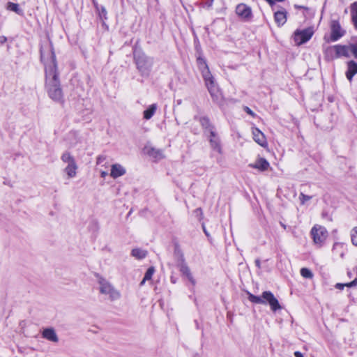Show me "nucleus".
<instances>
[{"instance_id": "nucleus-1", "label": "nucleus", "mask_w": 357, "mask_h": 357, "mask_svg": "<svg viewBox=\"0 0 357 357\" xmlns=\"http://www.w3.org/2000/svg\"><path fill=\"white\" fill-rule=\"evenodd\" d=\"M40 59L45 66V88L48 96L52 100L62 103L63 92L59 78L56 56L51 45L41 48Z\"/></svg>"}, {"instance_id": "nucleus-2", "label": "nucleus", "mask_w": 357, "mask_h": 357, "mask_svg": "<svg viewBox=\"0 0 357 357\" xmlns=\"http://www.w3.org/2000/svg\"><path fill=\"white\" fill-rule=\"evenodd\" d=\"M197 61L199 63V69L202 71L203 78L205 81L206 86L211 94L213 100L218 104H221L222 100V94L215 84L214 78L211 75L209 68L206 63V61L201 58H199Z\"/></svg>"}, {"instance_id": "nucleus-3", "label": "nucleus", "mask_w": 357, "mask_h": 357, "mask_svg": "<svg viewBox=\"0 0 357 357\" xmlns=\"http://www.w3.org/2000/svg\"><path fill=\"white\" fill-rule=\"evenodd\" d=\"M248 300L250 302L257 304H268L273 312L282 308L278 299L274 296L273 293L269 291H264L261 296H255L250 292H248Z\"/></svg>"}, {"instance_id": "nucleus-4", "label": "nucleus", "mask_w": 357, "mask_h": 357, "mask_svg": "<svg viewBox=\"0 0 357 357\" xmlns=\"http://www.w3.org/2000/svg\"><path fill=\"white\" fill-rule=\"evenodd\" d=\"M135 59L140 75L145 77H149L153 63V59L141 53H135Z\"/></svg>"}, {"instance_id": "nucleus-5", "label": "nucleus", "mask_w": 357, "mask_h": 357, "mask_svg": "<svg viewBox=\"0 0 357 357\" xmlns=\"http://www.w3.org/2000/svg\"><path fill=\"white\" fill-rule=\"evenodd\" d=\"M98 284L100 292L102 294L107 295L110 301H116L121 298V292L107 280L100 278Z\"/></svg>"}, {"instance_id": "nucleus-6", "label": "nucleus", "mask_w": 357, "mask_h": 357, "mask_svg": "<svg viewBox=\"0 0 357 357\" xmlns=\"http://www.w3.org/2000/svg\"><path fill=\"white\" fill-rule=\"evenodd\" d=\"M61 159L63 163L66 164L63 171L68 178L75 177L78 166L74 157L69 152H65L62 154Z\"/></svg>"}, {"instance_id": "nucleus-7", "label": "nucleus", "mask_w": 357, "mask_h": 357, "mask_svg": "<svg viewBox=\"0 0 357 357\" xmlns=\"http://www.w3.org/2000/svg\"><path fill=\"white\" fill-rule=\"evenodd\" d=\"M310 235L313 239V242L318 246H321L328 237V231L326 229L319 225H315L311 229Z\"/></svg>"}, {"instance_id": "nucleus-8", "label": "nucleus", "mask_w": 357, "mask_h": 357, "mask_svg": "<svg viewBox=\"0 0 357 357\" xmlns=\"http://www.w3.org/2000/svg\"><path fill=\"white\" fill-rule=\"evenodd\" d=\"M313 35V30L307 28L303 30H297L294 35V40L297 45H301L308 41Z\"/></svg>"}, {"instance_id": "nucleus-9", "label": "nucleus", "mask_w": 357, "mask_h": 357, "mask_svg": "<svg viewBox=\"0 0 357 357\" xmlns=\"http://www.w3.org/2000/svg\"><path fill=\"white\" fill-rule=\"evenodd\" d=\"M177 267L183 276H185L193 285L195 284V280L190 272V268L185 261L183 255H181L178 259Z\"/></svg>"}, {"instance_id": "nucleus-10", "label": "nucleus", "mask_w": 357, "mask_h": 357, "mask_svg": "<svg viewBox=\"0 0 357 357\" xmlns=\"http://www.w3.org/2000/svg\"><path fill=\"white\" fill-rule=\"evenodd\" d=\"M236 13L238 17L245 22H249L252 18V9L244 3H240L236 6Z\"/></svg>"}, {"instance_id": "nucleus-11", "label": "nucleus", "mask_w": 357, "mask_h": 357, "mask_svg": "<svg viewBox=\"0 0 357 357\" xmlns=\"http://www.w3.org/2000/svg\"><path fill=\"white\" fill-rule=\"evenodd\" d=\"M252 138L254 141L263 148L268 147V142L265 135L258 128H252Z\"/></svg>"}, {"instance_id": "nucleus-12", "label": "nucleus", "mask_w": 357, "mask_h": 357, "mask_svg": "<svg viewBox=\"0 0 357 357\" xmlns=\"http://www.w3.org/2000/svg\"><path fill=\"white\" fill-rule=\"evenodd\" d=\"M331 38L332 41H336L340 38L344 36V31L342 29L338 22L333 20L331 22Z\"/></svg>"}, {"instance_id": "nucleus-13", "label": "nucleus", "mask_w": 357, "mask_h": 357, "mask_svg": "<svg viewBox=\"0 0 357 357\" xmlns=\"http://www.w3.org/2000/svg\"><path fill=\"white\" fill-rule=\"evenodd\" d=\"M208 139L211 148L220 153L221 146L220 145V140L214 130H210Z\"/></svg>"}, {"instance_id": "nucleus-14", "label": "nucleus", "mask_w": 357, "mask_h": 357, "mask_svg": "<svg viewBox=\"0 0 357 357\" xmlns=\"http://www.w3.org/2000/svg\"><path fill=\"white\" fill-rule=\"evenodd\" d=\"M42 337L54 343L59 342L58 335L53 328H46L43 329L42 331Z\"/></svg>"}, {"instance_id": "nucleus-15", "label": "nucleus", "mask_w": 357, "mask_h": 357, "mask_svg": "<svg viewBox=\"0 0 357 357\" xmlns=\"http://www.w3.org/2000/svg\"><path fill=\"white\" fill-rule=\"evenodd\" d=\"M126 172V170L124 167H123L120 164H114L111 167V172L110 176L113 178H116L124 175Z\"/></svg>"}, {"instance_id": "nucleus-16", "label": "nucleus", "mask_w": 357, "mask_h": 357, "mask_svg": "<svg viewBox=\"0 0 357 357\" xmlns=\"http://www.w3.org/2000/svg\"><path fill=\"white\" fill-rule=\"evenodd\" d=\"M146 153L155 160H160L165 157L163 151L153 147H146Z\"/></svg>"}, {"instance_id": "nucleus-17", "label": "nucleus", "mask_w": 357, "mask_h": 357, "mask_svg": "<svg viewBox=\"0 0 357 357\" xmlns=\"http://www.w3.org/2000/svg\"><path fill=\"white\" fill-rule=\"evenodd\" d=\"M250 166L263 172L267 170L270 165L265 158H259L256 160L254 164H250Z\"/></svg>"}, {"instance_id": "nucleus-18", "label": "nucleus", "mask_w": 357, "mask_h": 357, "mask_svg": "<svg viewBox=\"0 0 357 357\" xmlns=\"http://www.w3.org/2000/svg\"><path fill=\"white\" fill-rule=\"evenodd\" d=\"M357 73V63L354 61H349L347 63V70L346 77L349 82L352 80L353 77Z\"/></svg>"}, {"instance_id": "nucleus-19", "label": "nucleus", "mask_w": 357, "mask_h": 357, "mask_svg": "<svg viewBox=\"0 0 357 357\" xmlns=\"http://www.w3.org/2000/svg\"><path fill=\"white\" fill-rule=\"evenodd\" d=\"M274 20L278 26L283 25L287 21L286 13L283 11H278L274 14Z\"/></svg>"}, {"instance_id": "nucleus-20", "label": "nucleus", "mask_w": 357, "mask_h": 357, "mask_svg": "<svg viewBox=\"0 0 357 357\" xmlns=\"http://www.w3.org/2000/svg\"><path fill=\"white\" fill-rule=\"evenodd\" d=\"M336 53L337 54V57L344 56H349V54L351 52L350 45H335Z\"/></svg>"}, {"instance_id": "nucleus-21", "label": "nucleus", "mask_w": 357, "mask_h": 357, "mask_svg": "<svg viewBox=\"0 0 357 357\" xmlns=\"http://www.w3.org/2000/svg\"><path fill=\"white\" fill-rule=\"evenodd\" d=\"M324 54L326 58L328 60H332L335 58H338L337 54L336 53L335 45L328 47L327 48H326L324 51Z\"/></svg>"}, {"instance_id": "nucleus-22", "label": "nucleus", "mask_w": 357, "mask_h": 357, "mask_svg": "<svg viewBox=\"0 0 357 357\" xmlns=\"http://www.w3.org/2000/svg\"><path fill=\"white\" fill-rule=\"evenodd\" d=\"M157 109V105L156 104H152L149 106V107L144 111V119L146 120H149L152 118V116L154 115L155 111Z\"/></svg>"}, {"instance_id": "nucleus-23", "label": "nucleus", "mask_w": 357, "mask_h": 357, "mask_svg": "<svg viewBox=\"0 0 357 357\" xmlns=\"http://www.w3.org/2000/svg\"><path fill=\"white\" fill-rule=\"evenodd\" d=\"M131 255L137 259H142L146 257L147 252L142 249L135 248L132 250Z\"/></svg>"}, {"instance_id": "nucleus-24", "label": "nucleus", "mask_w": 357, "mask_h": 357, "mask_svg": "<svg viewBox=\"0 0 357 357\" xmlns=\"http://www.w3.org/2000/svg\"><path fill=\"white\" fill-rule=\"evenodd\" d=\"M6 8L9 10L13 11L18 15H22L23 11L21 8H20L19 5L17 3H15L13 2H8L7 4Z\"/></svg>"}, {"instance_id": "nucleus-25", "label": "nucleus", "mask_w": 357, "mask_h": 357, "mask_svg": "<svg viewBox=\"0 0 357 357\" xmlns=\"http://www.w3.org/2000/svg\"><path fill=\"white\" fill-rule=\"evenodd\" d=\"M200 123L202 126L208 132H210V130H214L213 126L210 123L209 119L206 117H202L200 119Z\"/></svg>"}, {"instance_id": "nucleus-26", "label": "nucleus", "mask_w": 357, "mask_h": 357, "mask_svg": "<svg viewBox=\"0 0 357 357\" xmlns=\"http://www.w3.org/2000/svg\"><path fill=\"white\" fill-rule=\"evenodd\" d=\"M351 17L354 26L357 29V2L353 3L351 6Z\"/></svg>"}, {"instance_id": "nucleus-27", "label": "nucleus", "mask_w": 357, "mask_h": 357, "mask_svg": "<svg viewBox=\"0 0 357 357\" xmlns=\"http://www.w3.org/2000/svg\"><path fill=\"white\" fill-rule=\"evenodd\" d=\"M301 275L303 278H308V279H311L313 277L312 272L310 269H308L307 268H302L301 269Z\"/></svg>"}, {"instance_id": "nucleus-28", "label": "nucleus", "mask_w": 357, "mask_h": 357, "mask_svg": "<svg viewBox=\"0 0 357 357\" xmlns=\"http://www.w3.org/2000/svg\"><path fill=\"white\" fill-rule=\"evenodd\" d=\"M351 240L352 244L357 247V227L351 230Z\"/></svg>"}, {"instance_id": "nucleus-29", "label": "nucleus", "mask_w": 357, "mask_h": 357, "mask_svg": "<svg viewBox=\"0 0 357 357\" xmlns=\"http://www.w3.org/2000/svg\"><path fill=\"white\" fill-rule=\"evenodd\" d=\"M356 284H357V279H355L352 282L346 283V284L337 283V284H336L335 287L339 289H343L344 287H345V286L348 287H351L356 285Z\"/></svg>"}, {"instance_id": "nucleus-30", "label": "nucleus", "mask_w": 357, "mask_h": 357, "mask_svg": "<svg viewBox=\"0 0 357 357\" xmlns=\"http://www.w3.org/2000/svg\"><path fill=\"white\" fill-rule=\"evenodd\" d=\"M312 199L311 196L306 195L301 192L299 195V200L301 202V204L304 205L306 204L307 202L310 201Z\"/></svg>"}, {"instance_id": "nucleus-31", "label": "nucleus", "mask_w": 357, "mask_h": 357, "mask_svg": "<svg viewBox=\"0 0 357 357\" xmlns=\"http://www.w3.org/2000/svg\"><path fill=\"white\" fill-rule=\"evenodd\" d=\"M154 271H155V270H154L153 267L149 268L145 273L144 277L145 278V280H149L152 278V275H153Z\"/></svg>"}, {"instance_id": "nucleus-32", "label": "nucleus", "mask_w": 357, "mask_h": 357, "mask_svg": "<svg viewBox=\"0 0 357 357\" xmlns=\"http://www.w3.org/2000/svg\"><path fill=\"white\" fill-rule=\"evenodd\" d=\"M350 50L351 52L353 53L354 56L357 58V43L355 44H351L350 45Z\"/></svg>"}, {"instance_id": "nucleus-33", "label": "nucleus", "mask_w": 357, "mask_h": 357, "mask_svg": "<svg viewBox=\"0 0 357 357\" xmlns=\"http://www.w3.org/2000/svg\"><path fill=\"white\" fill-rule=\"evenodd\" d=\"M100 15L101 17L106 18L107 11H106L105 8H102Z\"/></svg>"}, {"instance_id": "nucleus-34", "label": "nucleus", "mask_w": 357, "mask_h": 357, "mask_svg": "<svg viewBox=\"0 0 357 357\" xmlns=\"http://www.w3.org/2000/svg\"><path fill=\"white\" fill-rule=\"evenodd\" d=\"M245 111L251 116H255V113L248 107H245Z\"/></svg>"}, {"instance_id": "nucleus-35", "label": "nucleus", "mask_w": 357, "mask_h": 357, "mask_svg": "<svg viewBox=\"0 0 357 357\" xmlns=\"http://www.w3.org/2000/svg\"><path fill=\"white\" fill-rule=\"evenodd\" d=\"M7 40V38L6 36H1L0 37V43L1 44H3L4 43H6Z\"/></svg>"}, {"instance_id": "nucleus-36", "label": "nucleus", "mask_w": 357, "mask_h": 357, "mask_svg": "<svg viewBox=\"0 0 357 357\" xmlns=\"http://www.w3.org/2000/svg\"><path fill=\"white\" fill-rule=\"evenodd\" d=\"M294 356L296 357H303V355L300 351H296Z\"/></svg>"}, {"instance_id": "nucleus-37", "label": "nucleus", "mask_w": 357, "mask_h": 357, "mask_svg": "<svg viewBox=\"0 0 357 357\" xmlns=\"http://www.w3.org/2000/svg\"><path fill=\"white\" fill-rule=\"evenodd\" d=\"M104 159H105V158H103L102 156H99L97 158V163H100Z\"/></svg>"}, {"instance_id": "nucleus-38", "label": "nucleus", "mask_w": 357, "mask_h": 357, "mask_svg": "<svg viewBox=\"0 0 357 357\" xmlns=\"http://www.w3.org/2000/svg\"><path fill=\"white\" fill-rule=\"evenodd\" d=\"M107 175V172H101V176L102 178L105 177Z\"/></svg>"}, {"instance_id": "nucleus-39", "label": "nucleus", "mask_w": 357, "mask_h": 357, "mask_svg": "<svg viewBox=\"0 0 357 357\" xmlns=\"http://www.w3.org/2000/svg\"><path fill=\"white\" fill-rule=\"evenodd\" d=\"M146 280H145V278H143V280H142V282H141V283H140V285H143V284H144V282H145V281H146Z\"/></svg>"}, {"instance_id": "nucleus-40", "label": "nucleus", "mask_w": 357, "mask_h": 357, "mask_svg": "<svg viewBox=\"0 0 357 357\" xmlns=\"http://www.w3.org/2000/svg\"><path fill=\"white\" fill-rule=\"evenodd\" d=\"M196 213H202L201 208H197L195 211Z\"/></svg>"}, {"instance_id": "nucleus-41", "label": "nucleus", "mask_w": 357, "mask_h": 357, "mask_svg": "<svg viewBox=\"0 0 357 357\" xmlns=\"http://www.w3.org/2000/svg\"><path fill=\"white\" fill-rule=\"evenodd\" d=\"M204 233H205L207 236L208 235V233H207V231H206V229H204Z\"/></svg>"}, {"instance_id": "nucleus-42", "label": "nucleus", "mask_w": 357, "mask_h": 357, "mask_svg": "<svg viewBox=\"0 0 357 357\" xmlns=\"http://www.w3.org/2000/svg\"><path fill=\"white\" fill-rule=\"evenodd\" d=\"M268 2H269L270 3H272V0H266Z\"/></svg>"}]
</instances>
